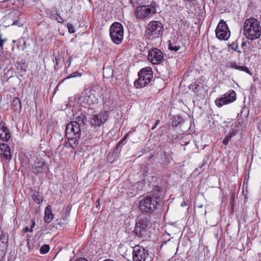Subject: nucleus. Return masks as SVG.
Wrapping results in <instances>:
<instances>
[{
  "label": "nucleus",
  "instance_id": "nucleus-1",
  "mask_svg": "<svg viewBox=\"0 0 261 261\" xmlns=\"http://www.w3.org/2000/svg\"><path fill=\"white\" fill-rule=\"evenodd\" d=\"M162 199L159 191L147 194L140 198L139 207L145 212H152L158 205H160Z\"/></svg>",
  "mask_w": 261,
  "mask_h": 261
},
{
  "label": "nucleus",
  "instance_id": "nucleus-2",
  "mask_svg": "<svg viewBox=\"0 0 261 261\" xmlns=\"http://www.w3.org/2000/svg\"><path fill=\"white\" fill-rule=\"evenodd\" d=\"M244 34L249 39H257L261 36V27L259 22L254 18L247 19L244 24Z\"/></svg>",
  "mask_w": 261,
  "mask_h": 261
},
{
  "label": "nucleus",
  "instance_id": "nucleus-3",
  "mask_svg": "<svg viewBox=\"0 0 261 261\" xmlns=\"http://www.w3.org/2000/svg\"><path fill=\"white\" fill-rule=\"evenodd\" d=\"M139 78L134 82L136 88H140L147 86L153 77V72L151 67H146L142 69L138 73Z\"/></svg>",
  "mask_w": 261,
  "mask_h": 261
},
{
  "label": "nucleus",
  "instance_id": "nucleus-4",
  "mask_svg": "<svg viewBox=\"0 0 261 261\" xmlns=\"http://www.w3.org/2000/svg\"><path fill=\"white\" fill-rule=\"evenodd\" d=\"M163 32V24L158 21H151L147 25L145 36L149 40H153L161 36Z\"/></svg>",
  "mask_w": 261,
  "mask_h": 261
},
{
  "label": "nucleus",
  "instance_id": "nucleus-5",
  "mask_svg": "<svg viewBox=\"0 0 261 261\" xmlns=\"http://www.w3.org/2000/svg\"><path fill=\"white\" fill-rule=\"evenodd\" d=\"M123 27L117 22H115L110 28V35L112 41L116 44H120L123 39Z\"/></svg>",
  "mask_w": 261,
  "mask_h": 261
},
{
  "label": "nucleus",
  "instance_id": "nucleus-6",
  "mask_svg": "<svg viewBox=\"0 0 261 261\" xmlns=\"http://www.w3.org/2000/svg\"><path fill=\"white\" fill-rule=\"evenodd\" d=\"M149 221L146 217H139L136 222L134 233L139 238H146L148 235Z\"/></svg>",
  "mask_w": 261,
  "mask_h": 261
},
{
  "label": "nucleus",
  "instance_id": "nucleus-7",
  "mask_svg": "<svg viewBox=\"0 0 261 261\" xmlns=\"http://www.w3.org/2000/svg\"><path fill=\"white\" fill-rule=\"evenodd\" d=\"M156 4L152 3L149 5L138 6L135 10V15L138 19H143L149 15L156 13Z\"/></svg>",
  "mask_w": 261,
  "mask_h": 261
},
{
  "label": "nucleus",
  "instance_id": "nucleus-8",
  "mask_svg": "<svg viewBox=\"0 0 261 261\" xmlns=\"http://www.w3.org/2000/svg\"><path fill=\"white\" fill-rule=\"evenodd\" d=\"M99 90V87L96 86L86 89L83 93V96L81 97L83 99L82 102L88 105L97 102L98 92Z\"/></svg>",
  "mask_w": 261,
  "mask_h": 261
},
{
  "label": "nucleus",
  "instance_id": "nucleus-9",
  "mask_svg": "<svg viewBox=\"0 0 261 261\" xmlns=\"http://www.w3.org/2000/svg\"><path fill=\"white\" fill-rule=\"evenodd\" d=\"M230 35V33L226 23L221 19L216 29V37L219 40H227L229 38Z\"/></svg>",
  "mask_w": 261,
  "mask_h": 261
},
{
  "label": "nucleus",
  "instance_id": "nucleus-10",
  "mask_svg": "<svg viewBox=\"0 0 261 261\" xmlns=\"http://www.w3.org/2000/svg\"><path fill=\"white\" fill-rule=\"evenodd\" d=\"M236 99V93L233 90H230L226 92L222 97L217 98L215 103L218 107H221L224 105L231 103Z\"/></svg>",
  "mask_w": 261,
  "mask_h": 261
},
{
  "label": "nucleus",
  "instance_id": "nucleus-11",
  "mask_svg": "<svg viewBox=\"0 0 261 261\" xmlns=\"http://www.w3.org/2000/svg\"><path fill=\"white\" fill-rule=\"evenodd\" d=\"M148 59L153 64H159L161 63L163 61V54L159 49L154 48L149 51Z\"/></svg>",
  "mask_w": 261,
  "mask_h": 261
},
{
  "label": "nucleus",
  "instance_id": "nucleus-12",
  "mask_svg": "<svg viewBox=\"0 0 261 261\" xmlns=\"http://www.w3.org/2000/svg\"><path fill=\"white\" fill-rule=\"evenodd\" d=\"M148 253L147 250L139 246H135L133 251L134 261H145Z\"/></svg>",
  "mask_w": 261,
  "mask_h": 261
},
{
  "label": "nucleus",
  "instance_id": "nucleus-13",
  "mask_svg": "<svg viewBox=\"0 0 261 261\" xmlns=\"http://www.w3.org/2000/svg\"><path fill=\"white\" fill-rule=\"evenodd\" d=\"M109 113L107 111H101L98 115L92 116L90 120L91 125L99 126L108 119Z\"/></svg>",
  "mask_w": 261,
  "mask_h": 261
},
{
  "label": "nucleus",
  "instance_id": "nucleus-14",
  "mask_svg": "<svg viewBox=\"0 0 261 261\" xmlns=\"http://www.w3.org/2000/svg\"><path fill=\"white\" fill-rule=\"evenodd\" d=\"M81 132L80 124L76 121H71L66 126V135L80 136Z\"/></svg>",
  "mask_w": 261,
  "mask_h": 261
},
{
  "label": "nucleus",
  "instance_id": "nucleus-15",
  "mask_svg": "<svg viewBox=\"0 0 261 261\" xmlns=\"http://www.w3.org/2000/svg\"><path fill=\"white\" fill-rule=\"evenodd\" d=\"M0 155L6 160H10L11 155L10 147L6 144L0 145Z\"/></svg>",
  "mask_w": 261,
  "mask_h": 261
},
{
  "label": "nucleus",
  "instance_id": "nucleus-16",
  "mask_svg": "<svg viewBox=\"0 0 261 261\" xmlns=\"http://www.w3.org/2000/svg\"><path fill=\"white\" fill-rule=\"evenodd\" d=\"M8 240V237L6 235L2 234L0 236V256L1 257H3L5 255Z\"/></svg>",
  "mask_w": 261,
  "mask_h": 261
},
{
  "label": "nucleus",
  "instance_id": "nucleus-17",
  "mask_svg": "<svg viewBox=\"0 0 261 261\" xmlns=\"http://www.w3.org/2000/svg\"><path fill=\"white\" fill-rule=\"evenodd\" d=\"M10 138L8 128L0 124V138L4 141H7Z\"/></svg>",
  "mask_w": 261,
  "mask_h": 261
},
{
  "label": "nucleus",
  "instance_id": "nucleus-18",
  "mask_svg": "<svg viewBox=\"0 0 261 261\" xmlns=\"http://www.w3.org/2000/svg\"><path fill=\"white\" fill-rule=\"evenodd\" d=\"M226 66L229 68H235L237 70L245 71V72L251 75V73L249 69L244 66H238L235 62H229L226 64Z\"/></svg>",
  "mask_w": 261,
  "mask_h": 261
},
{
  "label": "nucleus",
  "instance_id": "nucleus-19",
  "mask_svg": "<svg viewBox=\"0 0 261 261\" xmlns=\"http://www.w3.org/2000/svg\"><path fill=\"white\" fill-rule=\"evenodd\" d=\"M54 218V214L52 212L51 207L47 205L44 211V219L46 223H49Z\"/></svg>",
  "mask_w": 261,
  "mask_h": 261
},
{
  "label": "nucleus",
  "instance_id": "nucleus-20",
  "mask_svg": "<svg viewBox=\"0 0 261 261\" xmlns=\"http://www.w3.org/2000/svg\"><path fill=\"white\" fill-rule=\"evenodd\" d=\"M45 162L42 161H38L35 163L34 172L37 174L40 173H43L45 170L44 167Z\"/></svg>",
  "mask_w": 261,
  "mask_h": 261
},
{
  "label": "nucleus",
  "instance_id": "nucleus-21",
  "mask_svg": "<svg viewBox=\"0 0 261 261\" xmlns=\"http://www.w3.org/2000/svg\"><path fill=\"white\" fill-rule=\"evenodd\" d=\"M67 138L68 139L69 143L70 146L72 148H74L77 146L79 144V140L80 136H69L68 135H66Z\"/></svg>",
  "mask_w": 261,
  "mask_h": 261
},
{
  "label": "nucleus",
  "instance_id": "nucleus-22",
  "mask_svg": "<svg viewBox=\"0 0 261 261\" xmlns=\"http://www.w3.org/2000/svg\"><path fill=\"white\" fill-rule=\"evenodd\" d=\"M113 74V70L111 67H104L103 68V77L106 79H109L112 77Z\"/></svg>",
  "mask_w": 261,
  "mask_h": 261
},
{
  "label": "nucleus",
  "instance_id": "nucleus-23",
  "mask_svg": "<svg viewBox=\"0 0 261 261\" xmlns=\"http://www.w3.org/2000/svg\"><path fill=\"white\" fill-rule=\"evenodd\" d=\"M12 106L14 108L16 111L20 112L21 110V105L20 100L18 97H15L12 103Z\"/></svg>",
  "mask_w": 261,
  "mask_h": 261
},
{
  "label": "nucleus",
  "instance_id": "nucleus-24",
  "mask_svg": "<svg viewBox=\"0 0 261 261\" xmlns=\"http://www.w3.org/2000/svg\"><path fill=\"white\" fill-rule=\"evenodd\" d=\"M168 48L171 50L177 51L180 49V46L179 45L177 44V43L173 42L169 43Z\"/></svg>",
  "mask_w": 261,
  "mask_h": 261
},
{
  "label": "nucleus",
  "instance_id": "nucleus-25",
  "mask_svg": "<svg viewBox=\"0 0 261 261\" xmlns=\"http://www.w3.org/2000/svg\"><path fill=\"white\" fill-rule=\"evenodd\" d=\"M32 197L34 201L38 204H40L42 201L41 197L37 192L34 193L32 196Z\"/></svg>",
  "mask_w": 261,
  "mask_h": 261
},
{
  "label": "nucleus",
  "instance_id": "nucleus-26",
  "mask_svg": "<svg viewBox=\"0 0 261 261\" xmlns=\"http://www.w3.org/2000/svg\"><path fill=\"white\" fill-rule=\"evenodd\" d=\"M76 121H78L79 123V122H81L83 124H86V123L87 122V119L85 115L83 114H81L80 116H77L76 118Z\"/></svg>",
  "mask_w": 261,
  "mask_h": 261
},
{
  "label": "nucleus",
  "instance_id": "nucleus-27",
  "mask_svg": "<svg viewBox=\"0 0 261 261\" xmlns=\"http://www.w3.org/2000/svg\"><path fill=\"white\" fill-rule=\"evenodd\" d=\"M50 249L49 246L48 245H44L40 249V253L44 254L47 253Z\"/></svg>",
  "mask_w": 261,
  "mask_h": 261
},
{
  "label": "nucleus",
  "instance_id": "nucleus-28",
  "mask_svg": "<svg viewBox=\"0 0 261 261\" xmlns=\"http://www.w3.org/2000/svg\"><path fill=\"white\" fill-rule=\"evenodd\" d=\"M67 28L68 29V31L70 33H73L75 32L74 28L73 25L71 23H68Z\"/></svg>",
  "mask_w": 261,
  "mask_h": 261
},
{
  "label": "nucleus",
  "instance_id": "nucleus-29",
  "mask_svg": "<svg viewBox=\"0 0 261 261\" xmlns=\"http://www.w3.org/2000/svg\"><path fill=\"white\" fill-rule=\"evenodd\" d=\"M231 137V136L227 135L225 137V138L223 140V143L225 145H227L230 140Z\"/></svg>",
  "mask_w": 261,
  "mask_h": 261
},
{
  "label": "nucleus",
  "instance_id": "nucleus-30",
  "mask_svg": "<svg viewBox=\"0 0 261 261\" xmlns=\"http://www.w3.org/2000/svg\"><path fill=\"white\" fill-rule=\"evenodd\" d=\"M238 130L235 128H232L230 131V134L228 135L229 136H231V137L236 136L237 135V133L238 132Z\"/></svg>",
  "mask_w": 261,
  "mask_h": 261
},
{
  "label": "nucleus",
  "instance_id": "nucleus-31",
  "mask_svg": "<svg viewBox=\"0 0 261 261\" xmlns=\"http://www.w3.org/2000/svg\"><path fill=\"white\" fill-rule=\"evenodd\" d=\"M81 74L80 73H79V72H74V73H71V74H70L67 77V79H69V78H72V77H76V76H81Z\"/></svg>",
  "mask_w": 261,
  "mask_h": 261
},
{
  "label": "nucleus",
  "instance_id": "nucleus-32",
  "mask_svg": "<svg viewBox=\"0 0 261 261\" xmlns=\"http://www.w3.org/2000/svg\"><path fill=\"white\" fill-rule=\"evenodd\" d=\"M7 41V38H2V35L0 34V47H3L4 43Z\"/></svg>",
  "mask_w": 261,
  "mask_h": 261
},
{
  "label": "nucleus",
  "instance_id": "nucleus-33",
  "mask_svg": "<svg viewBox=\"0 0 261 261\" xmlns=\"http://www.w3.org/2000/svg\"><path fill=\"white\" fill-rule=\"evenodd\" d=\"M32 232L33 231V229L32 228H29L28 227H25L23 229L22 232L26 233L27 232Z\"/></svg>",
  "mask_w": 261,
  "mask_h": 261
},
{
  "label": "nucleus",
  "instance_id": "nucleus-34",
  "mask_svg": "<svg viewBox=\"0 0 261 261\" xmlns=\"http://www.w3.org/2000/svg\"><path fill=\"white\" fill-rule=\"evenodd\" d=\"M160 120L158 119L156 120L155 124L152 127L151 129L153 130L156 127V126L160 123Z\"/></svg>",
  "mask_w": 261,
  "mask_h": 261
},
{
  "label": "nucleus",
  "instance_id": "nucleus-35",
  "mask_svg": "<svg viewBox=\"0 0 261 261\" xmlns=\"http://www.w3.org/2000/svg\"><path fill=\"white\" fill-rule=\"evenodd\" d=\"M57 20L59 23H62L63 21L62 18L60 16H59L58 17H57Z\"/></svg>",
  "mask_w": 261,
  "mask_h": 261
},
{
  "label": "nucleus",
  "instance_id": "nucleus-36",
  "mask_svg": "<svg viewBox=\"0 0 261 261\" xmlns=\"http://www.w3.org/2000/svg\"><path fill=\"white\" fill-rule=\"evenodd\" d=\"M35 221L32 220V224H31L30 228H32L33 229V228L35 227Z\"/></svg>",
  "mask_w": 261,
  "mask_h": 261
},
{
  "label": "nucleus",
  "instance_id": "nucleus-37",
  "mask_svg": "<svg viewBox=\"0 0 261 261\" xmlns=\"http://www.w3.org/2000/svg\"><path fill=\"white\" fill-rule=\"evenodd\" d=\"M247 42L246 41H243L241 44V46L242 47H246L247 46Z\"/></svg>",
  "mask_w": 261,
  "mask_h": 261
},
{
  "label": "nucleus",
  "instance_id": "nucleus-38",
  "mask_svg": "<svg viewBox=\"0 0 261 261\" xmlns=\"http://www.w3.org/2000/svg\"><path fill=\"white\" fill-rule=\"evenodd\" d=\"M99 203H100V200L99 199L97 200L96 202V206H98L99 205Z\"/></svg>",
  "mask_w": 261,
  "mask_h": 261
},
{
  "label": "nucleus",
  "instance_id": "nucleus-39",
  "mask_svg": "<svg viewBox=\"0 0 261 261\" xmlns=\"http://www.w3.org/2000/svg\"><path fill=\"white\" fill-rule=\"evenodd\" d=\"M18 22L17 21H14L13 23H12V25H15V24H17L18 23Z\"/></svg>",
  "mask_w": 261,
  "mask_h": 261
},
{
  "label": "nucleus",
  "instance_id": "nucleus-40",
  "mask_svg": "<svg viewBox=\"0 0 261 261\" xmlns=\"http://www.w3.org/2000/svg\"><path fill=\"white\" fill-rule=\"evenodd\" d=\"M103 261H114V260H113V259H105Z\"/></svg>",
  "mask_w": 261,
  "mask_h": 261
},
{
  "label": "nucleus",
  "instance_id": "nucleus-41",
  "mask_svg": "<svg viewBox=\"0 0 261 261\" xmlns=\"http://www.w3.org/2000/svg\"><path fill=\"white\" fill-rule=\"evenodd\" d=\"M21 1L20 0H14V3H15L16 2H21Z\"/></svg>",
  "mask_w": 261,
  "mask_h": 261
},
{
  "label": "nucleus",
  "instance_id": "nucleus-42",
  "mask_svg": "<svg viewBox=\"0 0 261 261\" xmlns=\"http://www.w3.org/2000/svg\"><path fill=\"white\" fill-rule=\"evenodd\" d=\"M68 61L69 62V65H70L71 63V57L68 59Z\"/></svg>",
  "mask_w": 261,
  "mask_h": 261
},
{
  "label": "nucleus",
  "instance_id": "nucleus-43",
  "mask_svg": "<svg viewBox=\"0 0 261 261\" xmlns=\"http://www.w3.org/2000/svg\"><path fill=\"white\" fill-rule=\"evenodd\" d=\"M56 64L58 65V60L57 59V58H56Z\"/></svg>",
  "mask_w": 261,
  "mask_h": 261
},
{
  "label": "nucleus",
  "instance_id": "nucleus-44",
  "mask_svg": "<svg viewBox=\"0 0 261 261\" xmlns=\"http://www.w3.org/2000/svg\"><path fill=\"white\" fill-rule=\"evenodd\" d=\"M237 51H238V53H241V51H240V50H237Z\"/></svg>",
  "mask_w": 261,
  "mask_h": 261
},
{
  "label": "nucleus",
  "instance_id": "nucleus-45",
  "mask_svg": "<svg viewBox=\"0 0 261 261\" xmlns=\"http://www.w3.org/2000/svg\"><path fill=\"white\" fill-rule=\"evenodd\" d=\"M168 1L169 2H172L173 0H168Z\"/></svg>",
  "mask_w": 261,
  "mask_h": 261
},
{
  "label": "nucleus",
  "instance_id": "nucleus-46",
  "mask_svg": "<svg viewBox=\"0 0 261 261\" xmlns=\"http://www.w3.org/2000/svg\"><path fill=\"white\" fill-rule=\"evenodd\" d=\"M248 44L250 45L251 43L250 42H248Z\"/></svg>",
  "mask_w": 261,
  "mask_h": 261
}]
</instances>
